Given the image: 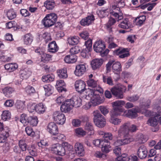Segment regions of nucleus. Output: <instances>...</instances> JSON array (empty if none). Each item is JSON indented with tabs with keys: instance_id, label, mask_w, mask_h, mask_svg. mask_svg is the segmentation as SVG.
Here are the masks:
<instances>
[{
	"instance_id": "nucleus-32",
	"label": "nucleus",
	"mask_w": 161,
	"mask_h": 161,
	"mask_svg": "<svg viewBox=\"0 0 161 161\" xmlns=\"http://www.w3.org/2000/svg\"><path fill=\"white\" fill-rule=\"evenodd\" d=\"M18 65L16 63H9L5 65V69L9 72H12L18 68Z\"/></svg>"
},
{
	"instance_id": "nucleus-60",
	"label": "nucleus",
	"mask_w": 161,
	"mask_h": 161,
	"mask_svg": "<svg viewBox=\"0 0 161 161\" xmlns=\"http://www.w3.org/2000/svg\"><path fill=\"white\" fill-rule=\"evenodd\" d=\"M139 98V97L138 95H136L130 97H128L126 99L127 100L129 101L134 102L137 101Z\"/></svg>"
},
{
	"instance_id": "nucleus-17",
	"label": "nucleus",
	"mask_w": 161,
	"mask_h": 161,
	"mask_svg": "<svg viewBox=\"0 0 161 161\" xmlns=\"http://www.w3.org/2000/svg\"><path fill=\"white\" fill-rule=\"evenodd\" d=\"M76 153L80 156H83L85 154L84 148L82 144L79 142H77L75 145Z\"/></svg>"
},
{
	"instance_id": "nucleus-20",
	"label": "nucleus",
	"mask_w": 161,
	"mask_h": 161,
	"mask_svg": "<svg viewBox=\"0 0 161 161\" xmlns=\"http://www.w3.org/2000/svg\"><path fill=\"white\" fill-rule=\"evenodd\" d=\"M86 68L83 64H80L76 66L74 73L77 76H81L86 71Z\"/></svg>"
},
{
	"instance_id": "nucleus-18",
	"label": "nucleus",
	"mask_w": 161,
	"mask_h": 161,
	"mask_svg": "<svg viewBox=\"0 0 161 161\" xmlns=\"http://www.w3.org/2000/svg\"><path fill=\"white\" fill-rule=\"evenodd\" d=\"M112 94L119 98L122 99L123 97V92L121 87H115L111 89Z\"/></svg>"
},
{
	"instance_id": "nucleus-40",
	"label": "nucleus",
	"mask_w": 161,
	"mask_h": 161,
	"mask_svg": "<svg viewBox=\"0 0 161 161\" xmlns=\"http://www.w3.org/2000/svg\"><path fill=\"white\" fill-rule=\"evenodd\" d=\"M43 87L45 91V95L46 96H48L52 93L53 87L50 85H45Z\"/></svg>"
},
{
	"instance_id": "nucleus-30",
	"label": "nucleus",
	"mask_w": 161,
	"mask_h": 161,
	"mask_svg": "<svg viewBox=\"0 0 161 161\" xmlns=\"http://www.w3.org/2000/svg\"><path fill=\"white\" fill-rule=\"evenodd\" d=\"M25 101H21L20 100L16 101L15 104V106L18 111L22 112L25 108Z\"/></svg>"
},
{
	"instance_id": "nucleus-5",
	"label": "nucleus",
	"mask_w": 161,
	"mask_h": 161,
	"mask_svg": "<svg viewBox=\"0 0 161 161\" xmlns=\"http://www.w3.org/2000/svg\"><path fill=\"white\" fill-rule=\"evenodd\" d=\"M85 91L86 93V94L85 95V97H84L85 98H86L88 96L91 98V100L95 96L98 94V93H103V89L99 87H98L96 89L93 88L91 89L89 88L86 89Z\"/></svg>"
},
{
	"instance_id": "nucleus-8",
	"label": "nucleus",
	"mask_w": 161,
	"mask_h": 161,
	"mask_svg": "<svg viewBox=\"0 0 161 161\" xmlns=\"http://www.w3.org/2000/svg\"><path fill=\"white\" fill-rule=\"evenodd\" d=\"M129 122L125 123L121 125L118 131V136H119L122 135L125 136L129 134Z\"/></svg>"
},
{
	"instance_id": "nucleus-11",
	"label": "nucleus",
	"mask_w": 161,
	"mask_h": 161,
	"mask_svg": "<svg viewBox=\"0 0 161 161\" xmlns=\"http://www.w3.org/2000/svg\"><path fill=\"white\" fill-rule=\"evenodd\" d=\"M112 69L113 72L117 75V78L119 79V74L122 70L120 63L119 62H115L113 60Z\"/></svg>"
},
{
	"instance_id": "nucleus-43",
	"label": "nucleus",
	"mask_w": 161,
	"mask_h": 161,
	"mask_svg": "<svg viewBox=\"0 0 161 161\" xmlns=\"http://www.w3.org/2000/svg\"><path fill=\"white\" fill-rule=\"evenodd\" d=\"M54 79V76L53 75L49 74L43 76L42 79L44 82H49L53 81Z\"/></svg>"
},
{
	"instance_id": "nucleus-27",
	"label": "nucleus",
	"mask_w": 161,
	"mask_h": 161,
	"mask_svg": "<svg viewBox=\"0 0 161 161\" xmlns=\"http://www.w3.org/2000/svg\"><path fill=\"white\" fill-rule=\"evenodd\" d=\"M123 111L124 109L122 108H118L117 107H113V109L110 112V115L118 116L120 115Z\"/></svg>"
},
{
	"instance_id": "nucleus-6",
	"label": "nucleus",
	"mask_w": 161,
	"mask_h": 161,
	"mask_svg": "<svg viewBox=\"0 0 161 161\" xmlns=\"http://www.w3.org/2000/svg\"><path fill=\"white\" fill-rule=\"evenodd\" d=\"M92 42L91 39H89L85 41V45L86 47L83 49L81 53V56L83 58L88 57L89 52L92 50Z\"/></svg>"
},
{
	"instance_id": "nucleus-53",
	"label": "nucleus",
	"mask_w": 161,
	"mask_h": 161,
	"mask_svg": "<svg viewBox=\"0 0 161 161\" xmlns=\"http://www.w3.org/2000/svg\"><path fill=\"white\" fill-rule=\"evenodd\" d=\"M7 15L8 18L10 20L14 19L16 17L15 13L13 9L8 10L7 12Z\"/></svg>"
},
{
	"instance_id": "nucleus-14",
	"label": "nucleus",
	"mask_w": 161,
	"mask_h": 161,
	"mask_svg": "<svg viewBox=\"0 0 161 161\" xmlns=\"http://www.w3.org/2000/svg\"><path fill=\"white\" fill-rule=\"evenodd\" d=\"M114 53L116 54L119 55V57L124 58L128 57L130 55L128 48H118L114 51Z\"/></svg>"
},
{
	"instance_id": "nucleus-50",
	"label": "nucleus",
	"mask_w": 161,
	"mask_h": 161,
	"mask_svg": "<svg viewBox=\"0 0 161 161\" xmlns=\"http://www.w3.org/2000/svg\"><path fill=\"white\" fill-rule=\"evenodd\" d=\"M11 117V113L8 110H4L1 115L2 119L6 121L7 120L9 119Z\"/></svg>"
},
{
	"instance_id": "nucleus-7",
	"label": "nucleus",
	"mask_w": 161,
	"mask_h": 161,
	"mask_svg": "<svg viewBox=\"0 0 161 161\" xmlns=\"http://www.w3.org/2000/svg\"><path fill=\"white\" fill-rule=\"evenodd\" d=\"M53 118L54 121L59 125L63 124L65 123L66 120L64 114L59 112H54Z\"/></svg>"
},
{
	"instance_id": "nucleus-29",
	"label": "nucleus",
	"mask_w": 161,
	"mask_h": 161,
	"mask_svg": "<svg viewBox=\"0 0 161 161\" xmlns=\"http://www.w3.org/2000/svg\"><path fill=\"white\" fill-rule=\"evenodd\" d=\"M71 101H72V103L73 107H79L81 105L82 100L78 96L75 97L70 99Z\"/></svg>"
},
{
	"instance_id": "nucleus-28",
	"label": "nucleus",
	"mask_w": 161,
	"mask_h": 161,
	"mask_svg": "<svg viewBox=\"0 0 161 161\" xmlns=\"http://www.w3.org/2000/svg\"><path fill=\"white\" fill-rule=\"evenodd\" d=\"M48 51L50 52L54 53L58 51V47L55 41H53L48 45Z\"/></svg>"
},
{
	"instance_id": "nucleus-52",
	"label": "nucleus",
	"mask_w": 161,
	"mask_h": 161,
	"mask_svg": "<svg viewBox=\"0 0 161 161\" xmlns=\"http://www.w3.org/2000/svg\"><path fill=\"white\" fill-rule=\"evenodd\" d=\"M87 83L88 86L92 87V88L96 89L97 87V82L92 79L88 80Z\"/></svg>"
},
{
	"instance_id": "nucleus-24",
	"label": "nucleus",
	"mask_w": 161,
	"mask_h": 161,
	"mask_svg": "<svg viewBox=\"0 0 161 161\" xmlns=\"http://www.w3.org/2000/svg\"><path fill=\"white\" fill-rule=\"evenodd\" d=\"M121 28L127 29L130 28L131 26V23L128 19L125 18L118 25Z\"/></svg>"
},
{
	"instance_id": "nucleus-62",
	"label": "nucleus",
	"mask_w": 161,
	"mask_h": 161,
	"mask_svg": "<svg viewBox=\"0 0 161 161\" xmlns=\"http://www.w3.org/2000/svg\"><path fill=\"white\" fill-rule=\"evenodd\" d=\"M80 36L82 39L86 40L88 38L89 33L86 31H83L80 34Z\"/></svg>"
},
{
	"instance_id": "nucleus-2",
	"label": "nucleus",
	"mask_w": 161,
	"mask_h": 161,
	"mask_svg": "<svg viewBox=\"0 0 161 161\" xmlns=\"http://www.w3.org/2000/svg\"><path fill=\"white\" fill-rule=\"evenodd\" d=\"M94 51L97 53H101V56L104 57L107 55L109 50L106 49V46L104 42L101 41H98L95 42L93 46Z\"/></svg>"
},
{
	"instance_id": "nucleus-63",
	"label": "nucleus",
	"mask_w": 161,
	"mask_h": 161,
	"mask_svg": "<svg viewBox=\"0 0 161 161\" xmlns=\"http://www.w3.org/2000/svg\"><path fill=\"white\" fill-rule=\"evenodd\" d=\"M113 60H111L108 61V63L106 64V70L107 73H108L111 71V68L112 65H113Z\"/></svg>"
},
{
	"instance_id": "nucleus-41",
	"label": "nucleus",
	"mask_w": 161,
	"mask_h": 161,
	"mask_svg": "<svg viewBox=\"0 0 161 161\" xmlns=\"http://www.w3.org/2000/svg\"><path fill=\"white\" fill-rule=\"evenodd\" d=\"M36 111L38 114H43L45 110L46 107L42 103L36 105Z\"/></svg>"
},
{
	"instance_id": "nucleus-56",
	"label": "nucleus",
	"mask_w": 161,
	"mask_h": 161,
	"mask_svg": "<svg viewBox=\"0 0 161 161\" xmlns=\"http://www.w3.org/2000/svg\"><path fill=\"white\" fill-rule=\"evenodd\" d=\"M25 131L27 134L29 136L33 137L35 136V133L33 130L32 128L30 126L25 128Z\"/></svg>"
},
{
	"instance_id": "nucleus-1",
	"label": "nucleus",
	"mask_w": 161,
	"mask_h": 161,
	"mask_svg": "<svg viewBox=\"0 0 161 161\" xmlns=\"http://www.w3.org/2000/svg\"><path fill=\"white\" fill-rule=\"evenodd\" d=\"M72 148V147L67 142H63L62 145L58 144L53 145L51 150L53 153L59 155H64L66 151H69Z\"/></svg>"
},
{
	"instance_id": "nucleus-55",
	"label": "nucleus",
	"mask_w": 161,
	"mask_h": 161,
	"mask_svg": "<svg viewBox=\"0 0 161 161\" xmlns=\"http://www.w3.org/2000/svg\"><path fill=\"white\" fill-rule=\"evenodd\" d=\"M80 49L81 48L80 47L78 46H75L70 49V53L72 54L75 55L80 51Z\"/></svg>"
},
{
	"instance_id": "nucleus-19",
	"label": "nucleus",
	"mask_w": 161,
	"mask_h": 161,
	"mask_svg": "<svg viewBox=\"0 0 161 161\" xmlns=\"http://www.w3.org/2000/svg\"><path fill=\"white\" fill-rule=\"evenodd\" d=\"M103 60L102 58H95L91 62L92 68L94 70L99 68L102 65Z\"/></svg>"
},
{
	"instance_id": "nucleus-35",
	"label": "nucleus",
	"mask_w": 161,
	"mask_h": 161,
	"mask_svg": "<svg viewBox=\"0 0 161 161\" xmlns=\"http://www.w3.org/2000/svg\"><path fill=\"white\" fill-rule=\"evenodd\" d=\"M31 74V71L28 69H25L20 71V77L23 79H27Z\"/></svg>"
},
{
	"instance_id": "nucleus-22",
	"label": "nucleus",
	"mask_w": 161,
	"mask_h": 161,
	"mask_svg": "<svg viewBox=\"0 0 161 161\" xmlns=\"http://www.w3.org/2000/svg\"><path fill=\"white\" fill-rule=\"evenodd\" d=\"M110 144V143L109 141L106 139H104V142L102 144V151L105 153H108L110 152L112 149Z\"/></svg>"
},
{
	"instance_id": "nucleus-51",
	"label": "nucleus",
	"mask_w": 161,
	"mask_h": 161,
	"mask_svg": "<svg viewBox=\"0 0 161 161\" xmlns=\"http://www.w3.org/2000/svg\"><path fill=\"white\" fill-rule=\"evenodd\" d=\"M51 56L49 54L43 53L41 55L42 61L44 63L48 62L51 59Z\"/></svg>"
},
{
	"instance_id": "nucleus-44",
	"label": "nucleus",
	"mask_w": 161,
	"mask_h": 161,
	"mask_svg": "<svg viewBox=\"0 0 161 161\" xmlns=\"http://www.w3.org/2000/svg\"><path fill=\"white\" fill-rule=\"evenodd\" d=\"M95 96V97L92 98L91 100L92 102L93 103L94 105H97L99 104L102 103L103 101V100L101 99V98L99 95V94Z\"/></svg>"
},
{
	"instance_id": "nucleus-34",
	"label": "nucleus",
	"mask_w": 161,
	"mask_h": 161,
	"mask_svg": "<svg viewBox=\"0 0 161 161\" xmlns=\"http://www.w3.org/2000/svg\"><path fill=\"white\" fill-rule=\"evenodd\" d=\"M115 22L116 20L114 19L110 18L106 25V28L110 33L112 32L113 29L112 25L115 23Z\"/></svg>"
},
{
	"instance_id": "nucleus-21",
	"label": "nucleus",
	"mask_w": 161,
	"mask_h": 161,
	"mask_svg": "<svg viewBox=\"0 0 161 161\" xmlns=\"http://www.w3.org/2000/svg\"><path fill=\"white\" fill-rule=\"evenodd\" d=\"M9 130L8 127H6L0 135V143H4L9 135Z\"/></svg>"
},
{
	"instance_id": "nucleus-42",
	"label": "nucleus",
	"mask_w": 161,
	"mask_h": 161,
	"mask_svg": "<svg viewBox=\"0 0 161 161\" xmlns=\"http://www.w3.org/2000/svg\"><path fill=\"white\" fill-rule=\"evenodd\" d=\"M79 37L77 36H74L69 37L68 39V43L70 45H74L78 44L79 42Z\"/></svg>"
},
{
	"instance_id": "nucleus-16",
	"label": "nucleus",
	"mask_w": 161,
	"mask_h": 161,
	"mask_svg": "<svg viewBox=\"0 0 161 161\" xmlns=\"http://www.w3.org/2000/svg\"><path fill=\"white\" fill-rule=\"evenodd\" d=\"M95 20L94 17L92 14L82 19L80 22V25L83 26H88L91 24Z\"/></svg>"
},
{
	"instance_id": "nucleus-3",
	"label": "nucleus",
	"mask_w": 161,
	"mask_h": 161,
	"mask_svg": "<svg viewBox=\"0 0 161 161\" xmlns=\"http://www.w3.org/2000/svg\"><path fill=\"white\" fill-rule=\"evenodd\" d=\"M57 16L55 13L47 14L42 20V24L46 27H49L53 25L56 22Z\"/></svg>"
},
{
	"instance_id": "nucleus-48",
	"label": "nucleus",
	"mask_w": 161,
	"mask_h": 161,
	"mask_svg": "<svg viewBox=\"0 0 161 161\" xmlns=\"http://www.w3.org/2000/svg\"><path fill=\"white\" fill-rule=\"evenodd\" d=\"M14 91L13 89L10 87H5L3 89V92L5 96L7 97H10L11 94Z\"/></svg>"
},
{
	"instance_id": "nucleus-59",
	"label": "nucleus",
	"mask_w": 161,
	"mask_h": 161,
	"mask_svg": "<svg viewBox=\"0 0 161 161\" xmlns=\"http://www.w3.org/2000/svg\"><path fill=\"white\" fill-rule=\"evenodd\" d=\"M128 159V155L125 153L122 154L121 156H119L117 158L118 161H125Z\"/></svg>"
},
{
	"instance_id": "nucleus-54",
	"label": "nucleus",
	"mask_w": 161,
	"mask_h": 161,
	"mask_svg": "<svg viewBox=\"0 0 161 161\" xmlns=\"http://www.w3.org/2000/svg\"><path fill=\"white\" fill-rule=\"evenodd\" d=\"M125 103V102L123 100H118L112 103L113 107H117L118 108H122Z\"/></svg>"
},
{
	"instance_id": "nucleus-46",
	"label": "nucleus",
	"mask_w": 161,
	"mask_h": 161,
	"mask_svg": "<svg viewBox=\"0 0 161 161\" xmlns=\"http://www.w3.org/2000/svg\"><path fill=\"white\" fill-rule=\"evenodd\" d=\"M146 19V17L145 15L140 16L136 19L135 21L136 25L141 26L145 22Z\"/></svg>"
},
{
	"instance_id": "nucleus-4",
	"label": "nucleus",
	"mask_w": 161,
	"mask_h": 161,
	"mask_svg": "<svg viewBox=\"0 0 161 161\" xmlns=\"http://www.w3.org/2000/svg\"><path fill=\"white\" fill-rule=\"evenodd\" d=\"M93 120L95 125L98 127L102 128L106 124V119L101 113L97 111L94 112Z\"/></svg>"
},
{
	"instance_id": "nucleus-12",
	"label": "nucleus",
	"mask_w": 161,
	"mask_h": 161,
	"mask_svg": "<svg viewBox=\"0 0 161 161\" xmlns=\"http://www.w3.org/2000/svg\"><path fill=\"white\" fill-rule=\"evenodd\" d=\"M147 153V149L146 147L144 145L139 147L136 152L137 155L141 159H143L146 157Z\"/></svg>"
},
{
	"instance_id": "nucleus-49",
	"label": "nucleus",
	"mask_w": 161,
	"mask_h": 161,
	"mask_svg": "<svg viewBox=\"0 0 161 161\" xmlns=\"http://www.w3.org/2000/svg\"><path fill=\"white\" fill-rule=\"evenodd\" d=\"M133 141L134 139L129 134L125 136H124V139H122L124 145L129 144Z\"/></svg>"
},
{
	"instance_id": "nucleus-58",
	"label": "nucleus",
	"mask_w": 161,
	"mask_h": 161,
	"mask_svg": "<svg viewBox=\"0 0 161 161\" xmlns=\"http://www.w3.org/2000/svg\"><path fill=\"white\" fill-rule=\"evenodd\" d=\"M26 92L29 94L31 95L35 92V90L34 87L30 86H27L25 88Z\"/></svg>"
},
{
	"instance_id": "nucleus-15",
	"label": "nucleus",
	"mask_w": 161,
	"mask_h": 161,
	"mask_svg": "<svg viewBox=\"0 0 161 161\" xmlns=\"http://www.w3.org/2000/svg\"><path fill=\"white\" fill-rule=\"evenodd\" d=\"M120 7L118 6L114 7L112 11L110 12V14L115 17H117L118 20H121L123 18V14L120 9Z\"/></svg>"
},
{
	"instance_id": "nucleus-61",
	"label": "nucleus",
	"mask_w": 161,
	"mask_h": 161,
	"mask_svg": "<svg viewBox=\"0 0 161 161\" xmlns=\"http://www.w3.org/2000/svg\"><path fill=\"white\" fill-rule=\"evenodd\" d=\"M28 119L27 115L25 114H23L21 115L20 121L23 124H25L27 121Z\"/></svg>"
},
{
	"instance_id": "nucleus-33",
	"label": "nucleus",
	"mask_w": 161,
	"mask_h": 161,
	"mask_svg": "<svg viewBox=\"0 0 161 161\" xmlns=\"http://www.w3.org/2000/svg\"><path fill=\"white\" fill-rule=\"evenodd\" d=\"M57 73L60 78H66L68 77L67 69L65 68L58 70Z\"/></svg>"
},
{
	"instance_id": "nucleus-31",
	"label": "nucleus",
	"mask_w": 161,
	"mask_h": 161,
	"mask_svg": "<svg viewBox=\"0 0 161 161\" xmlns=\"http://www.w3.org/2000/svg\"><path fill=\"white\" fill-rule=\"evenodd\" d=\"M65 83L64 80H60L57 81L56 86H57V90L59 92H62L63 91L65 92L66 89L64 87L65 86Z\"/></svg>"
},
{
	"instance_id": "nucleus-9",
	"label": "nucleus",
	"mask_w": 161,
	"mask_h": 161,
	"mask_svg": "<svg viewBox=\"0 0 161 161\" xmlns=\"http://www.w3.org/2000/svg\"><path fill=\"white\" fill-rule=\"evenodd\" d=\"M72 101L70 99H67L64 102L61 106V110L62 111L67 113L70 111L73 108L72 103Z\"/></svg>"
},
{
	"instance_id": "nucleus-38",
	"label": "nucleus",
	"mask_w": 161,
	"mask_h": 161,
	"mask_svg": "<svg viewBox=\"0 0 161 161\" xmlns=\"http://www.w3.org/2000/svg\"><path fill=\"white\" fill-rule=\"evenodd\" d=\"M44 5L47 9L52 10L54 7L55 3L53 0H47L44 2Z\"/></svg>"
},
{
	"instance_id": "nucleus-10",
	"label": "nucleus",
	"mask_w": 161,
	"mask_h": 161,
	"mask_svg": "<svg viewBox=\"0 0 161 161\" xmlns=\"http://www.w3.org/2000/svg\"><path fill=\"white\" fill-rule=\"evenodd\" d=\"M86 86L85 83L82 80H77L75 82V87L76 90L80 94L85 91L86 89Z\"/></svg>"
},
{
	"instance_id": "nucleus-57",
	"label": "nucleus",
	"mask_w": 161,
	"mask_h": 161,
	"mask_svg": "<svg viewBox=\"0 0 161 161\" xmlns=\"http://www.w3.org/2000/svg\"><path fill=\"white\" fill-rule=\"evenodd\" d=\"M19 148L22 151H25L26 149L27 145L25 142L22 140H20L19 142Z\"/></svg>"
},
{
	"instance_id": "nucleus-45",
	"label": "nucleus",
	"mask_w": 161,
	"mask_h": 161,
	"mask_svg": "<svg viewBox=\"0 0 161 161\" xmlns=\"http://www.w3.org/2000/svg\"><path fill=\"white\" fill-rule=\"evenodd\" d=\"M117 116L110 115L109 121L114 125H118L120 124L121 120L117 117Z\"/></svg>"
},
{
	"instance_id": "nucleus-25",
	"label": "nucleus",
	"mask_w": 161,
	"mask_h": 161,
	"mask_svg": "<svg viewBox=\"0 0 161 161\" xmlns=\"http://www.w3.org/2000/svg\"><path fill=\"white\" fill-rule=\"evenodd\" d=\"M77 57L75 55L71 54L65 56L64 58V61L68 64L75 63L77 60Z\"/></svg>"
},
{
	"instance_id": "nucleus-64",
	"label": "nucleus",
	"mask_w": 161,
	"mask_h": 161,
	"mask_svg": "<svg viewBox=\"0 0 161 161\" xmlns=\"http://www.w3.org/2000/svg\"><path fill=\"white\" fill-rule=\"evenodd\" d=\"M38 146L42 148H44L46 146H48V143L44 140H41L40 142L37 143Z\"/></svg>"
},
{
	"instance_id": "nucleus-39",
	"label": "nucleus",
	"mask_w": 161,
	"mask_h": 161,
	"mask_svg": "<svg viewBox=\"0 0 161 161\" xmlns=\"http://www.w3.org/2000/svg\"><path fill=\"white\" fill-rule=\"evenodd\" d=\"M158 116H156L153 117H151L149 119L147 122V124L149 125L152 126H156L158 124Z\"/></svg>"
},
{
	"instance_id": "nucleus-36",
	"label": "nucleus",
	"mask_w": 161,
	"mask_h": 161,
	"mask_svg": "<svg viewBox=\"0 0 161 161\" xmlns=\"http://www.w3.org/2000/svg\"><path fill=\"white\" fill-rule=\"evenodd\" d=\"M85 129L90 135L93 134L94 133L93 125L92 123L89 122L86 123L85 126Z\"/></svg>"
},
{
	"instance_id": "nucleus-47",
	"label": "nucleus",
	"mask_w": 161,
	"mask_h": 161,
	"mask_svg": "<svg viewBox=\"0 0 161 161\" xmlns=\"http://www.w3.org/2000/svg\"><path fill=\"white\" fill-rule=\"evenodd\" d=\"M103 82L104 83H107L109 85H113V80L111 76L103 75Z\"/></svg>"
},
{
	"instance_id": "nucleus-13",
	"label": "nucleus",
	"mask_w": 161,
	"mask_h": 161,
	"mask_svg": "<svg viewBox=\"0 0 161 161\" xmlns=\"http://www.w3.org/2000/svg\"><path fill=\"white\" fill-rule=\"evenodd\" d=\"M47 130L53 135H56L58 132V127L54 122H51L48 124L47 127Z\"/></svg>"
},
{
	"instance_id": "nucleus-26",
	"label": "nucleus",
	"mask_w": 161,
	"mask_h": 161,
	"mask_svg": "<svg viewBox=\"0 0 161 161\" xmlns=\"http://www.w3.org/2000/svg\"><path fill=\"white\" fill-rule=\"evenodd\" d=\"M139 112L138 108H133L128 110L126 114L127 116L131 118H134L137 116V113Z\"/></svg>"
},
{
	"instance_id": "nucleus-37",
	"label": "nucleus",
	"mask_w": 161,
	"mask_h": 161,
	"mask_svg": "<svg viewBox=\"0 0 161 161\" xmlns=\"http://www.w3.org/2000/svg\"><path fill=\"white\" fill-rule=\"evenodd\" d=\"M27 122L31 125L36 126L38 122L37 117L35 116H29L27 119Z\"/></svg>"
},
{
	"instance_id": "nucleus-23",
	"label": "nucleus",
	"mask_w": 161,
	"mask_h": 161,
	"mask_svg": "<svg viewBox=\"0 0 161 161\" xmlns=\"http://www.w3.org/2000/svg\"><path fill=\"white\" fill-rule=\"evenodd\" d=\"M22 38L24 44L25 45L31 44L33 40V37L30 33L26 34L22 36Z\"/></svg>"
}]
</instances>
